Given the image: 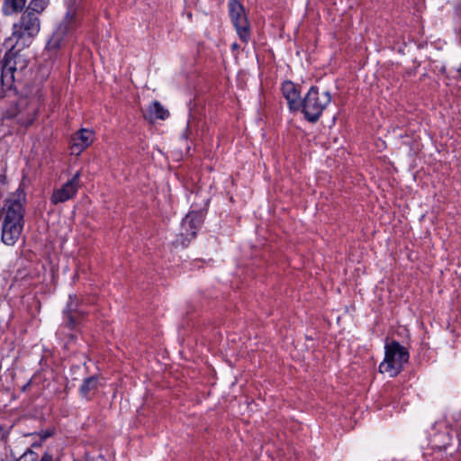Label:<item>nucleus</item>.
Masks as SVG:
<instances>
[{"label": "nucleus", "mask_w": 461, "mask_h": 461, "mask_svg": "<svg viewBox=\"0 0 461 461\" xmlns=\"http://www.w3.org/2000/svg\"><path fill=\"white\" fill-rule=\"evenodd\" d=\"M1 240L14 246L21 237L24 225V207L21 194L9 198L0 211Z\"/></svg>", "instance_id": "nucleus-1"}, {"label": "nucleus", "mask_w": 461, "mask_h": 461, "mask_svg": "<svg viewBox=\"0 0 461 461\" xmlns=\"http://www.w3.org/2000/svg\"><path fill=\"white\" fill-rule=\"evenodd\" d=\"M41 30L39 15L32 11L25 9L20 19L13 25L12 37L8 39V46L14 48L13 41L21 43L23 47L31 44L32 39L37 36Z\"/></svg>", "instance_id": "nucleus-2"}, {"label": "nucleus", "mask_w": 461, "mask_h": 461, "mask_svg": "<svg viewBox=\"0 0 461 461\" xmlns=\"http://www.w3.org/2000/svg\"><path fill=\"white\" fill-rule=\"evenodd\" d=\"M330 102L331 95L329 91L312 86L302 101V112L309 122H317Z\"/></svg>", "instance_id": "nucleus-3"}, {"label": "nucleus", "mask_w": 461, "mask_h": 461, "mask_svg": "<svg viewBox=\"0 0 461 461\" xmlns=\"http://www.w3.org/2000/svg\"><path fill=\"white\" fill-rule=\"evenodd\" d=\"M384 349V359L379 366V371L387 374L390 377H394L408 362L409 352L396 341L386 344Z\"/></svg>", "instance_id": "nucleus-4"}, {"label": "nucleus", "mask_w": 461, "mask_h": 461, "mask_svg": "<svg viewBox=\"0 0 461 461\" xmlns=\"http://www.w3.org/2000/svg\"><path fill=\"white\" fill-rule=\"evenodd\" d=\"M77 9V5L76 0H68L67 2V12L65 18L49 40L47 43L48 49L56 50L60 47L65 35L74 27L76 23Z\"/></svg>", "instance_id": "nucleus-5"}, {"label": "nucleus", "mask_w": 461, "mask_h": 461, "mask_svg": "<svg viewBox=\"0 0 461 461\" xmlns=\"http://www.w3.org/2000/svg\"><path fill=\"white\" fill-rule=\"evenodd\" d=\"M230 17L240 39L247 42L249 39V26L243 6L237 0L229 2Z\"/></svg>", "instance_id": "nucleus-6"}, {"label": "nucleus", "mask_w": 461, "mask_h": 461, "mask_svg": "<svg viewBox=\"0 0 461 461\" xmlns=\"http://www.w3.org/2000/svg\"><path fill=\"white\" fill-rule=\"evenodd\" d=\"M80 172H77L71 179L68 180L59 188L56 189L51 197L50 201L53 204L59 203H65L72 199L80 186Z\"/></svg>", "instance_id": "nucleus-7"}, {"label": "nucleus", "mask_w": 461, "mask_h": 461, "mask_svg": "<svg viewBox=\"0 0 461 461\" xmlns=\"http://www.w3.org/2000/svg\"><path fill=\"white\" fill-rule=\"evenodd\" d=\"M201 222L202 219L198 212H190L185 216L181 223L179 233V236L182 238V240H179L181 245H185L186 241H189L195 236Z\"/></svg>", "instance_id": "nucleus-8"}, {"label": "nucleus", "mask_w": 461, "mask_h": 461, "mask_svg": "<svg viewBox=\"0 0 461 461\" xmlns=\"http://www.w3.org/2000/svg\"><path fill=\"white\" fill-rule=\"evenodd\" d=\"M95 140V132L90 129H81L71 138V154L78 156L88 148Z\"/></svg>", "instance_id": "nucleus-9"}, {"label": "nucleus", "mask_w": 461, "mask_h": 461, "mask_svg": "<svg viewBox=\"0 0 461 461\" xmlns=\"http://www.w3.org/2000/svg\"><path fill=\"white\" fill-rule=\"evenodd\" d=\"M283 95L287 101L290 110L297 111L302 106L301 93L291 81H285L282 86Z\"/></svg>", "instance_id": "nucleus-10"}, {"label": "nucleus", "mask_w": 461, "mask_h": 461, "mask_svg": "<svg viewBox=\"0 0 461 461\" xmlns=\"http://www.w3.org/2000/svg\"><path fill=\"white\" fill-rule=\"evenodd\" d=\"M169 112L158 101H153L147 108L144 117L150 122L157 120H166L169 117Z\"/></svg>", "instance_id": "nucleus-11"}, {"label": "nucleus", "mask_w": 461, "mask_h": 461, "mask_svg": "<svg viewBox=\"0 0 461 461\" xmlns=\"http://www.w3.org/2000/svg\"><path fill=\"white\" fill-rule=\"evenodd\" d=\"M16 71H18V68L15 67V62L14 63L13 59L5 56L1 73L2 84L10 87L14 81V73Z\"/></svg>", "instance_id": "nucleus-12"}, {"label": "nucleus", "mask_w": 461, "mask_h": 461, "mask_svg": "<svg viewBox=\"0 0 461 461\" xmlns=\"http://www.w3.org/2000/svg\"><path fill=\"white\" fill-rule=\"evenodd\" d=\"M26 4V0H5L2 7L5 15H12L14 13L22 11Z\"/></svg>", "instance_id": "nucleus-13"}, {"label": "nucleus", "mask_w": 461, "mask_h": 461, "mask_svg": "<svg viewBox=\"0 0 461 461\" xmlns=\"http://www.w3.org/2000/svg\"><path fill=\"white\" fill-rule=\"evenodd\" d=\"M98 387V380L95 376L86 378L80 388V393L83 397L89 398Z\"/></svg>", "instance_id": "nucleus-14"}, {"label": "nucleus", "mask_w": 461, "mask_h": 461, "mask_svg": "<svg viewBox=\"0 0 461 461\" xmlns=\"http://www.w3.org/2000/svg\"><path fill=\"white\" fill-rule=\"evenodd\" d=\"M452 440V437L449 435L448 432L436 435L433 439V447H437L440 450H446L447 447L450 445Z\"/></svg>", "instance_id": "nucleus-15"}, {"label": "nucleus", "mask_w": 461, "mask_h": 461, "mask_svg": "<svg viewBox=\"0 0 461 461\" xmlns=\"http://www.w3.org/2000/svg\"><path fill=\"white\" fill-rule=\"evenodd\" d=\"M49 2L50 0H31L26 9L40 15L46 9Z\"/></svg>", "instance_id": "nucleus-16"}, {"label": "nucleus", "mask_w": 461, "mask_h": 461, "mask_svg": "<svg viewBox=\"0 0 461 461\" xmlns=\"http://www.w3.org/2000/svg\"><path fill=\"white\" fill-rule=\"evenodd\" d=\"M6 58H10L14 60V63L15 62V67L18 68V70H23L27 66L26 59L19 53L17 52H9L5 55Z\"/></svg>", "instance_id": "nucleus-17"}, {"label": "nucleus", "mask_w": 461, "mask_h": 461, "mask_svg": "<svg viewBox=\"0 0 461 461\" xmlns=\"http://www.w3.org/2000/svg\"><path fill=\"white\" fill-rule=\"evenodd\" d=\"M35 109L30 108L28 111V117L24 118L23 114L19 115L18 121L21 124L24 126H29L32 123L34 118H35Z\"/></svg>", "instance_id": "nucleus-18"}, {"label": "nucleus", "mask_w": 461, "mask_h": 461, "mask_svg": "<svg viewBox=\"0 0 461 461\" xmlns=\"http://www.w3.org/2000/svg\"><path fill=\"white\" fill-rule=\"evenodd\" d=\"M17 461H38V455L32 450H27Z\"/></svg>", "instance_id": "nucleus-19"}, {"label": "nucleus", "mask_w": 461, "mask_h": 461, "mask_svg": "<svg viewBox=\"0 0 461 461\" xmlns=\"http://www.w3.org/2000/svg\"><path fill=\"white\" fill-rule=\"evenodd\" d=\"M50 432H42V433H40V434H37L36 436L40 438V442H33L32 443V447H40L41 445V442L43 440H45L46 438H48L49 437H50Z\"/></svg>", "instance_id": "nucleus-20"}, {"label": "nucleus", "mask_w": 461, "mask_h": 461, "mask_svg": "<svg viewBox=\"0 0 461 461\" xmlns=\"http://www.w3.org/2000/svg\"><path fill=\"white\" fill-rule=\"evenodd\" d=\"M53 455L50 452H45L40 461H53Z\"/></svg>", "instance_id": "nucleus-21"}, {"label": "nucleus", "mask_w": 461, "mask_h": 461, "mask_svg": "<svg viewBox=\"0 0 461 461\" xmlns=\"http://www.w3.org/2000/svg\"><path fill=\"white\" fill-rule=\"evenodd\" d=\"M67 311H68V312H71L72 311H74V309H73V307H72V302H71L69 304H68Z\"/></svg>", "instance_id": "nucleus-22"}, {"label": "nucleus", "mask_w": 461, "mask_h": 461, "mask_svg": "<svg viewBox=\"0 0 461 461\" xmlns=\"http://www.w3.org/2000/svg\"><path fill=\"white\" fill-rule=\"evenodd\" d=\"M68 318H69L70 324H73L74 317L69 315Z\"/></svg>", "instance_id": "nucleus-23"}, {"label": "nucleus", "mask_w": 461, "mask_h": 461, "mask_svg": "<svg viewBox=\"0 0 461 461\" xmlns=\"http://www.w3.org/2000/svg\"><path fill=\"white\" fill-rule=\"evenodd\" d=\"M232 48H233V49H236V48H237V44H236V43H234V44L232 45Z\"/></svg>", "instance_id": "nucleus-24"}]
</instances>
